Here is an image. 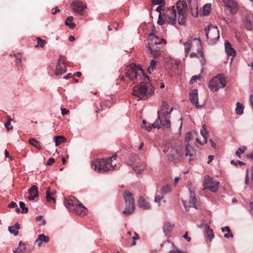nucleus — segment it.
I'll return each mask as SVG.
<instances>
[{
    "mask_svg": "<svg viewBox=\"0 0 253 253\" xmlns=\"http://www.w3.org/2000/svg\"><path fill=\"white\" fill-rule=\"evenodd\" d=\"M163 152L166 154L170 162L180 161L183 157L182 148L171 143H166L164 147Z\"/></svg>",
    "mask_w": 253,
    "mask_h": 253,
    "instance_id": "1",
    "label": "nucleus"
},
{
    "mask_svg": "<svg viewBox=\"0 0 253 253\" xmlns=\"http://www.w3.org/2000/svg\"><path fill=\"white\" fill-rule=\"evenodd\" d=\"M65 207L72 213L83 216L86 213L87 209L74 196H70L64 200Z\"/></svg>",
    "mask_w": 253,
    "mask_h": 253,
    "instance_id": "2",
    "label": "nucleus"
},
{
    "mask_svg": "<svg viewBox=\"0 0 253 253\" xmlns=\"http://www.w3.org/2000/svg\"><path fill=\"white\" fill-rule=\"evenodd\" d=\"M149 86V84L147 86L143 83H140L139 84L133 87L132 94L140 99H146L154 93L155 88H150Z\"/></svg>",
    "mask_w": 253,
    "mask_h": 253,
    "instance_id": "3",
    "label": "nucleus"
},
{
    "mask_svg": "<svg viewBox=\"0 0 253 253\" xmlns=\"http://www.w3.org/2000/svg\"><path fill=\"white\" fill-rule=\"evenodd\" d=\"M159 12V19L158 23L160 25H162L165 23L174 25L176 23V10L174 7L172 8H169L166 10Z\"/></svg>",
    "mask_w": 253,
    "mask_h": 253,
    "instance_id": "4",
    "label": "nucleus"
},
{
    "mask_svg": "<svg viewBox=\"0 0 253 253\" xmlns=\"http://www.w3.org/2000/svg\"><path fill=\"white\" fill-rule=\"evenodd\" d=\"M110 164L107 159H95L91 163V169L97 172L103 173L114 169L116 166Z\"/></svg>",
    "mask_w": 253,
    "mask_h": 253,
    "instance_id": "5",
    "label": "nucleus"
},
{
    "mask_svg": "<svg viewBox=\"0 0 253 253\" xmlns=\"http://www.w3.org/2000/svg\"><path fill=\"white\" fill-rule=\"evenodd\" d=\"M126 164L131 167L137 174L141 173L146 169L144 161L136 154H132L126 161Z\"/></svg>",
    "mask_w": 253,
    "mask_h": 253,
    "instance_id": "6",
    "label": "nucleus"
},
{
    "mask_svg": "<svg viewBox=\"0 0 253 253\" xmlns=\"http://www.w3.org/2000/svg\"><path fill=\"white\" fill-rule=\"evenodd\" d=\"M174 7L176 10V20H177L178 24L184 25L187 16L186 13V2L184 1H178L176 3V8L175 6H171L170 8Z\"/></svg>",
    "mask_w": 253,
    "mask_h": 253,
    "instance_id": "7",
    "label": "nucleus"
},
{
    "mask_svg": "<svg viewBox=\"0 0 253 253\" xmlns=\"http://www.w3.org/2000/svg\"><path fill=\"white\" fill-rule=\"evenodd\" d=\"M142 73L143 70L142 68L135 64H130L126 68V76L132 81L136 80L137 81H138V78Z\"/></svg>",
    "mask_w": 253,
    "mask_h": 253,
    "instance_id": "8",
    "label": "nucleus"
},
{
    "mask_svg": "<svg viewBox=\"0 0 253 253\" xmlns=\"http://www.w3.org/2000/svg\"><path fill=\"white\" fill-rule=\"evenodd\" d=\"M123 196L126 202V208L123 213L126 215H129L132 214L135 210L134 198L132 194L128 191H125Z\"/></svg>",
    "mask_w": 253,
    "mask_h": 253,
    "instance_id": "9",
    "label": "nucleus"
},
{
    "mask_svg": "<svg viewBox=\"0 0 253 253\" xmlns=\"http://www.w3.org/2000/svg\"><path fill=\"white\" fill-rule=\"evenodd\" d=\"M205 31L206 37L211 44L216 42L219 38V31L217 26L209 25L208 28H205Z\"/></svg>",
    "mask_w": 253,
    "mask_h": 253,
    "instance_id": "10",
    "label": "nucleus"
},
{
    "mask_svg": "<svg viewBox=\"0 0 253 253\" xmlns=\"http://www.w3.org/2000/svg\"><path fill=\"white\" fill-rule=\"evenodd\" d=\"M226 83L224 77L221 75H218L209 82V88L212 91H216L220 87L226 86Z\"/></svg>",
    "mask_w": 253,
    "mask_h": 253,
    "instance_id": "11",
    "label": "nucleus"
},
{
    "mask_svg": "<svg viewBox=\"0 0 253 253\" xmlns=\"http://www.w3.org/2000/svg\"><path fill=\"white\" fill-rule=\"evenodd\" d=\"M173 108H171L169 112H164L163 113V116H162V117H160V111H158L157 112L158 115L157 119L159 120L160 127H162V128L165 131L169 130L170 128L171 123L169 119L170 118L169 114L171 112Z\"/></svg>",
    "mask_w": 253,
    "mask_h": 253,
    "instance_id": "12",
    "label": "nucleus"
},
{
    "mask_svg": "<svg viewBox=\"0 0 253 253\" xmlns=\"http://www.w3.org/2000/svg\"><path fill=\"white\" fill-rule=\"evenodd\" d=\"M204 189H209L213 192H216L219 187V182L214 181L209 175H206L203 182Z\"/></svg>",
    "mask_w": 253,
    "mask_h": 253,
    "instance_id": "13",
    "label": "nucleus"
},
{
    "mask_svg": "<svg viewBox=\"0 0 253 253\" xmlns=\"http://www.w3.org/2000/svg\"><path fill=\"white\" fill-rule=\"evenodd\" d=\"M189 191L190 196L188 202H187L185 200H184L183 199L182 200L183 205L186 211H188L189 208L191 207H196L195 203L196 202V199L195 198V193L194 192H192L190 188Z\"/></svg>",
    "mask_w": 253,
    "mask_h": 253,
    "instance_id": "14",
    "label": "nucleus"
},
{
    "mask_svg": "<svg viewBox=\"0 0 253 253\" xmlns=\"http://www.w3.org/2000/svg\"><path fill=\"white\" fill-rule=\"evenodd\" d=\"M66 71V65L63 59V56H60L56 65V69L55 72L56 76L61 75Z\"/></svg>",
    "mask_w": 253,
    "mask_h": 253,
    "instance_id": "15",
    "label": "nucleus"
},
{
    "mask_svg": "<svg viewBox=\"0 0 253 253\" xmlns=\"http://www.w3.org/2000/svg\"><path fill=\"white\" fill-rule=\"evenodd\" d=\"M72 7L74 11L83 15L84 10L86 8L85 5L80 0H75L72 3Z\"/></svg>",
    "mask_w": 253,
    "mask_h": 253,
    "instance_id": "16",
    "label": "nucleus"
},
{
    "mask_svg": "<svg viewBox=\"0 0 253 253\" xmlns=\"http://www.w3.org/2000/svg\"><path fill=\"white\" fill-rule=\"evenodd\" d=\"M198 91L197 89H193L189 94V100L197 108H201L202 106L200 105L198 102Z\"/></svg>",
    "mask_w": 253,
    "mask_h": 253,
    "instance_id": "17",
    "label": "nucleus"
},
{
    "mask_svg": "<svg viewBox=\"0 0 253 253\" xmlns=\"http://www.w3.org/2000/svg\"><path fill=\"white\" fill-rule=\"evenodd\" d=\"M225 3L228 11L230 12L231 14L234 15L236 13L238 10V5L236 2L230 0H228Z\"/></svg>",
    "mask_w": 253,
    "mask_h": 253,
    "instance_id": "18",
    "label": "nucleus"
},
{
    "mask_svg": "<svg viewBox=\"0 0 253 253\" xmlns=\"http://www.w3.org/2000/svg\"><path fill=\"white\" fill-rule=\"evenodd\" d=\"M149 40H150V42L148 43V45L150 46H155L157 44H160L162 43V42H164L165 43L166 42L165 39H160L159 38L153 34H150L149 35Z\"/></svg>",
    "mask_w": 253,
    "mask_h": 253,
    "instance_id": "19",
    "label": "nucleus"
},
{
    "mask_svg": "<svg viewBox=\"0 0 253 253\" xmlns=\"http://www.w3.org/2000/svg\"><path fill=\"white\" fill-rule=\"evenodd\" d=\"M195 42H196L197 44L201 45V41L200 40L197 41L196 39L189 40L186 42L184 43V45L185 46L186 56H187L188 54H189L191 47L193 46V43Z\"/></svg>",
    "mask_w": 253,
    "mask_h": 253,
    "instance_id": "20",
    "label": "nucleus"
},
{
    "mask_svg": "<svg viewBox=\"0 0 253 253\" xmlns=\"http://www.w3.org/2000/svg\"><path fill=\"white\" fill-rule=\"evenodd\" d=\"M201 134L203 137V142L201 141L199 138H196V141L200 144L203 145L207 142V138L209 136V132L207 130V127L205 125L202 126V129L201 130Z\"/></svg>",
    "mask_w": 253,
    "mask_h": 253,
    "instance_id": "21",
    "label": "nucleus"
},
{
    "mask_svg": "<svg viewBox=\"0 0 253 253\" xmlns=\"http://www.w3.org/2000/svg\"><path fill=\"white\" fill-rule=\"evenodd\" d=\"M56 191L54 190H51L49 187L46 189V199L48 202H51L52 201L54 203H56V200L54 198V195L56 194Z\"/></svg>",
    "mask_w": 253,
    "mask_h": 253,
    "instance_id": "22",
    "label": "nucleus"
},
{
    "mask_svg": "<svg viewBox=\"0 0 253 253\" xmlns=\"http://www.w3.org/2000/svg\"><path fill=\"white\" fill-rule=\"evenodd\" d=\"M30 196L28 197L29 200H33L38 196V187L36 185L32 186L28 190Z\"/></svg>",
    "mask_w": 253,
    "mask_h": 253,
    "instance_id": "23",
    "label": "nucleus"
},
{
    "mask_svg": "<svg viewBox=\"0 0 253 253\" xmlns=\"http://www.w3.org/2000/svg\"><path fill=\"white\" fill-rule=\"evenodd\" d=\"M197 0H189V2L191 6V10L192 14L195 16L197 17L198 15V5L197 3Z\"/></svg>",
    "mask_w": 253,
    "mask_h": 253,
    "instance_id": "24",
    "label": "nucleus"
},
{
    "mask_svg": "<svg viewBox=\"0 0 253 253\" xmlns=\"http://www.w3.org/2000/svg\"><path fill=\"white\" fill-rule=\"evenodd\" d=\"M138 206L143 210H149L150 206L146 200L142 197H140L138 200Z\"/></svg>",
    "mask_w": 253,
    "mask_h": 253,
    "instance_id": "25",
    "label": "nucleus"
},
{
    "mask_svg": "<svg viewBox=\"0 0 253 253\" xmlns=\"http://www.w3.org/2000/svg\"><path fill=\"white\" fill-rule=\"evenodd\" d=\"M50 238L48 236H46L44 234H40L38 238L36 240V243L38 244L39 247H41L42 243H47L49 242Z\"/></svg>",
    "mask_w": 253,
    "mask_h": 253,
    "instance_id": "26",
    "label": "nucleus"
},
{
    "mask_svg": "<svg viewBox=\"0 0 253 253\" xmlns=\"http://www.w3.org/2000/svg\"><path fill=\"white\" fill-rule=\"evenodd\" d=\"M225 49L228 55L234 56L236 55L235 49L232 47L231 44L228 41L225 42Z\"/></svg>",
    "mask_w": 253,
    "mask_h": 253,
    "instance_id": "27",
    "label": "nucleus"
},
{
    "mask_svg": "<svg viewBox=\"0 0 253 253\" xmlns=\"http://www.w3.org/2000/svg\"><path fill=\"white\" fill-rule=\"evenodd\" d=\"M138 81H140V83H143L144 85H146L147 86H148V84L150 85V88H151V87H154V86H152V85L149 83V78L144 74L143 71V73L139 76Z\"/></svg>",
    "mask_w": 253,
    "mask_h": 253,
    "instance_id": "28",
    "label": "nucleus"
},
{
    "mask_svg": "<svg viewBox=\"0 0 253 253\" xmlns=\"http://www.w3.org/2000/svg\"><path fill=\"white\" fill-rule=\"evenodd\" d=\"M152 3L153 5H159V6L157 7L156 10L160 12L162 10H164L163 7L165 5V0H152ZM154 5H153V7Z\"/></svg>",
    "mask_w": 253,
    "mask_h": 253,
    "instance_id": "29",
    "label": "nucleus"
},
{
    "mask_svg": "<svg viewBox=\"0 0 253 253\" xmlns=\"http://www.w3.org/2000/svg\"><path fill=\"white\" fill-rule=\"evenodd\" d=\"M173 228V225L171 224L169 222H165L163 226V231L165 235L167 236H169Z\"/></svg>",
    "mask_w": 253,
    "mask_h": 253,
    "instance_id": "30",
    "label": "nucleus"
},
{
    "mask_svg": "<svg viewBox=\"0 0 253 253\" xmlns=\"http://www.w3.org/2000/svg\"><path fill=\"white\" fill-rule=\"evenodd\" d=\"M245 26L248 30H252L253 28V23L250 16L247 15L244 21Z\"/></svg>",
    "mask_w": 253,
    "mask_h": 253,
    "instance_id": "31",
    "label": "nucleus"
},
{
    "mask_svg": "<svg viewBox=\"0 0 253 253\" xmlns=\"http://www.w3.org/2000/svg\"><path fill=\"white\" fill-rule=\"evenodd\" d=\"M149 50L153 54L154 57H158L160 55V48L157 46L148 45Z\"/></svg>",
    "mask_w": 253,
    "mask_h": 253,
    "instance_id": "32",
    "label": "nucleus"
},
{
    "mask_svg": "<svg viewBox=\"0 0 253 253\" xmlns=\"http://www.w3.org/2000/svg\"><path fill=\"white\" fill-rule=\"evenodd\" d=\"M152 128H160V123L158 119H157L153 124H149L148 126H146L145 129L147 131H150Z\"/></svg>",
    "mask_w": 253,
    "mask_h": 253,
    "instance_id": "33",
    "label": "nucleus"
},
{
    "mask_svg": "<svg viewBox=\"0 0 253 253\" xmlns=\"http://www.w3.org/2000/svg\"><path fill=\"white\" fill-rule=\"evenodd\" d=\"M205 229L206 232L207 236L209 238L210 241H211L214 236L213 231L212 229H210V226L208 224L205 225Z\"/></svg>",
    "mask_w": 253,
    "mask_h": 253,
    "instance_id": "34",
    "label": "nucleus"
},
{
    "mask_svg": "<svg viewBox=\"0 0 253 253\" xmlns=\"http://www.w3.org/2000/svg\"><path fill=\"white\" fill-rule=\"evenodd\" d=\"M194 153L195 151L192 147L189 144H187L185 146V156H189L190 157H191L194 156Z\"/></svg>",
    "mask_w": 253,
    "mask_h": 253,
    "instance_id": "35",
    "label": "nucleus"
},
{
    "mask_svg": "<svg viewBox=\"0 0 253 253\" xmlns=\"http://www.w3.org/2000/svg\"><path fill=\"white\" fill-rule=\"evenodd\" d=\"M54 141L55 143L56 146H58L62 143L66 142V138L61 135L56 136L54 137Z\"/></svg>",
    "mask_w": 253,
    "mask_h": 253,
    "instance_id": "36",
    "label": "nucleus"
},
{
    "mask_svg": "<svg viewBox=\"0 0 253 253\" xmlns=\"http://www.w3.org/2000/svg\"><path fill=\"white\" fill-rule=\"evenodd\" d=\"M29 142L33 146L36 147L39 150L42 149V147L40 145V142L35 138H31L29 140Z\"/></svg>",
    "mask_w": 253,
    "mask_h": 253,
    "instance_id": "37",
    "label": "nucleus"
},
{
    "mask_svg": "<svg viewBox=\"0 0 253 253\" xmlns=\"http://www.w3.org/2000/svg\"><path fill=\"white\" fill-rule=\"evenodd\" d=\"M73 20V17L72 16H69L65 20V25L71 29H74L76 26L75 24L72 22Z\"/></svg>",
    "mask_w": 253,
    "mask_h": 253,
    "instance_id": "38",
    "label": "nucleus"
},
{
    "mask_svg": "<svg viewBox=\"0 0 253 253\" xmlns=\"http://www.w3.org/2000/svg\"><path fill=\"white\" fill-rule=\"evenodd\" d=\"M211 11V4L207 3L203 6V15L207 16L209 15Z\"/></svg>",
    "mask_w": 253,
    "mask_h": 253,
    "instance_id": "39",
    "label": "nucleus"
},
{
    "mask_svg": "<svg viewBox=\"0 0 253 253\" xmlns=\"http://www.w3.org/2000/svg\"><path fill=\"white\" fill-rule=\"evenodd\" d=\"M243 109L244 106L242 104L237 102V107L236 108V112L237 114L239 115H241L243 113Z\"/></svg>",
    "mask_w": 253,
    "mask_h": 253,
    "instance_id": "40",
    "label": "nucleus"
},
{
    "mask_svg": "<svg viewBox=\"0 0 253 253\" xmlns=\"http://www.w3.org/2000/svg\"><path fill=\"white\" fill-rule=\"evenodd\" d=\"M171 191V188L170 186L169 185H166L164 186L161 190V194L163 195H164L169 192H170Z\"/></svg>",
    "mask_w": 253,
    "mask_h": 253,
    "instance_id": "41",
    "label": "nucleus"
},
{
    "mask_svg": "<svg viewBox=\"0 0 253 253\" xmlns=\"http://www.w3.org/2000/svg\"><path fill=\"white\" fill-rule=\"evenodd\" d=\"M156 65V61L154 60H151L150 64L148 68V71L149 73H151L155 69Z\"/></svg>",
    "mask_w": 253,
    "mask_h": 253,
    "instance_id": "42",
    "label": "nucleus"
},
{
    "mask_svg": "<svg viewBox=\"0 0 253 253\" xmlns=\"http://www.w3.org/2000/svg\"><path fill=\"white\" fill-rule=\"evenodd\" d=\"M19 206L20 208H21V213H26L28 211V209L27 207H25V204L24 202L21 201L19 202Z\"/></svg>",
    "mask_w": 253,
    "mask_h": 253,
    "instance_id": "43",
    "label": "nucleus"
},
{
    "mask_svg": "<svg viewBox=\"0 0 253 253\" xmlns=\"http://www.w3.org/2000/svg\"><path fill=\"white\" fill-rule=\"evenodd\" d=\"M18 249L19 250L22 252L23 253L26 252V247L25 244L22 241H20L19 242Z\"/></svg>",
    "mask_w": 253,
    "mask_h": 253,
    "instance_id": "44",
    "label": "nucleus"
},
{
    "mask_svg": "<svg viewBox=\"0 0 253 253\" xmlns=\"http://www.w3.org/2000/svg\"><path fill=\"white\" fill-rule=\"evenodd\" d=\"M246 150V147H243L242 148H239L236 152V155L240 158V155L241 154H243Z\"/></svg>",
    "mask_w": 253,
    "mask_h": 253,
    "instance_id": "45",
    "label": "nucleus"
},
{
    "mask_svg": "<svg viewBox=\"0 0 253 253\" xmlns=\"http://www.w3.org/2000/svg\"><path fill=\"white\" fill-rule=\"evenodd\" d=\"M6 118H7V122L5 123L4 124V126H5V127L7 128V129L8 130H9L10 128H12V127H9V125H10L11 124V122L12 121V119L10 118V117L9 116H7L6 117Z\"/></svg>",
    "mask_w": 253,
    "mask_h": 253,
    "instance_id": "46",
    "label": "nucleus"
},
{
    "mask_svg": "<svg viewBox=\"0 0 253 253\" xmlns=\"http://www.w3.org/2000/svg\"><path fill=\"white\" fill-rule=\"evenodd\" d=\"M37 42L38 44L36 45V47H37L38 45L43 47L44 46V44L46 42L45 40H43L41 39L40 38H37Z\"/></svg>",
    "mask_w": 253,
    "mask_h": 253,
    "instance_id": "47",
    "label": "nucleus"
},
{
    "mask_svg": "<svg viewBox=\"0 0 253 253\" xmlns=\"http://www.w3.org/2000/svg\"><path fill=\"white\" fill-rule=\"evenodd\" d=\"M8 231L11 234H13L15 236H17L18 234V230L14 229V226H9L8 227Z\"/></svg>",
    "mask_w": 253,
    "mask_h": 253,
    "instance_id": "48",
    "label": "nucleus"
},
{
    "mask_svg": "<svg viewBox=\"0 0 253 253\" xmlns=\"http://www.w3.org/2000/svg\"><path fill=\"white\" fill-rule=\"evenodd\" d=\"M200 76H193L191 80H190L189 83L190 84H192L195 83L198 80L200 79Z\"/></svg>",
    "mask_w": 253,
    "mask_h": 253,
    "instance_id": "49",
    "label": "nucleus"
},
{
    "mask_svg": "<svg viewBox=\"0 0 253 253\" xmlns=\"http://www.w3.org/2000/svg\"><path fill=\"white\" fill-rule=\"evenodd\" d=\"M134 234H135V236L132 237L133 242H132V243L131 244L132 246L135 245H136L135 240H138L139 239V235L137 233L135 232Z\"/></svg>",
    "mask_w": 253,
    "mask_h": 253,
    "instance_id": "50",
    "label": "nucleus"
},
{
    "mask_svg": "<svg viewBox=\"0 0 253 253\" xmlns=\"http://www.w3.org/2000/svg\"><path fill=\"white\" fill-rule=\"evenodd\" d=\"M169 104L166 102H163L162 103V109H161V111H162L164 109H165L166 111H168V110L169 109Z\"/></svg>",
    "mask_w": 253,
    "mask_h": 253,
    "instance_id": "51",
    "label": "nucleus"
},
{
    "mask_svg": "<svg viewBox=\"0 0 253 253\" xmlns=\"http://www.w3.org/2000/svg\"><path fill=\"white\" fill-rule=\"evenodd\" d=\"M163 198V197L160 196L159 195H156L155 197V202L159 204V206H160V203L161 200Z\"/></svg>",
    "mask_w": 253,
    "mask_h": 253,
    "instance_id": "52",
    "label": "nucleus"
},
{
    "mask_svg": "<svg viewBox=\"0 0 253 253\" xmlns=\"http://www.w3.org/2000/svg\"><path fill=\"white\" fill-rule=\"evenodd\" d=\"M175 250L170 251L169 253H186L182 251L179 250L178 249L174 247Z\"/></svg>",
    "mask_w": 253,
    "mask_h": 253,
    "instance_id": "53",
    "label": "nucleus"
},
{
    "mask_svg": "<svg viewBox=\"0 0 253 253\" xmlns=\"http://www.w3.org/2000/svg\"><path fill=\"white\" fill-rule=\"evenodd\" d=\"M60 12V9L58 7H55L54 8H52L51 10V13L52 14H56L57 13Z\"/></svg>",
    "mask_w": 253,
    "mask_h": 253,
    "instance_id": "54",
    "label": "nucleus"
},
{
    "mask_svg": "<svg viewBox=\"0 0 253 253\" xmlns=\"http://www.w3.org/2000/svg\"><path fill=\"white\" fill-rule=\"evenodd\" d=\"M221 230L223 232H227V233H230V232H231V230L229 228V226H226L225 227H222L221 228Z\"/></svg>",
    "mask_w": 253,
    "mask_h": 253,
    "instance_id": "55",
    "label": "nucleus"
},
{
    "mask_svg": "<svg viewBox=\"0 0 253 253\" xmlns=\"http://www.w3.org/2000/svg\"><path fill=\"white\" fill-rule=\"evenodd\" d=\"M61 113L63 115H67L69 113V111L68 109H66V108H61Z\"/></svg>",
    "mask_w": 253,
    "mask_h": 253,
    "instance_id": "56",
    "label": "nucleus"
},
{
    "mask_svg": "<svg viewBox=\"0 0 253 253\" xmlns=\"http://www.w3.org/2000/svg\"><path fill=\"white\" fill-rule=\"evenodd\" d=\"M17 206V204L13 201L11 202L8 205V207L10 208H15Z\"/></svg>",
    "mask_w": 253,
    "mask_h": 253,
    "instance_id": "57",
    "label": "nucleus"
},
{
    "mask_svg": "<svg viewBox=\"0 0 253 253\" xmlns=\"http://www.w3.org/2000/svg\"><path fill=\"white\" fill-rule=\"evenodd\" d=\"M55 162V160L53 158H50L46 163L47 166H51Z\"/></svg>",
    "mask_w": 253,
    "mask_h": 253,
    "instance_id": "58",
    "label": "nucleus"
},
{
    "mask_svg": "<svg viewBox=\"0 0 253 253\" xmlns=\"http://www.w3.org/2000/svg\"><path fill=\"white\" fill-rule=\"evenodd\" d=\"M116 158H117V155H114L112 157L107 158V160L108 161V162L109 163H110V164H112V162L113 160H115L116 159Z\"/></svg>",
    "mask_w": 253,
    "mask_h": 253,
    "instance_id": "59",
    "label": "nucleus"
},
{
    "mask_svg": "<svg viewBox=\"0 0 253 253\" xmlns=\"http://www.w3.org/2000/svg\"><path fill=\"white\" fill-rule=\"evenodd\" d=\"M104 105L106 106L107 107H110L112 105V103H111V102L110 101H109V100H107L106 101H105L104 103Z\"/></svg>",
    "mask_w": 253,
    "mask_h": 253,
    "instance_id": "60",
    "label": "nucleus"
},
{
    "mask_svg": "<svg viewBox=\"0 0 253 253\" xmlns=\"http://www.w3.org/2000/svg\"><path fill=\"white\" fill-rule=\"evenodd\" d=\"M183 238L186 240L188 242H190L191 241V238L188 236V232L186 231L185 234L183 235Z\"/></svg>",
    "mask_w": 253,
    "mask_h": 253,
    "instance_id": "61",
    "label": "nucleus"
},
{
    "mask_svg": "<svg viewBox=\"0 0 253 253\" xmlns=\"http://www.w3.org/2000/svg\"><path fill=\"white\" fill-rule=\"evenodd\" d=\"M224 236L226 238H229V237L233 238V235L232 233H231V232H230V233H227L226 234H225Z\"/></svg>",
    "mask_w": 253,
    "mask_h": 253,
    "instance_id": "62",
    "label": "nucleus"
},
{
    "mask_svg": "<svg viewBox=\"0 0 253 253\" xmlns=\"http://www.w3.org/2000/svg\"><path fill=\"white\" fill-rule=\"evenodd\" d=\"M214 156L213 155H209L208 157V161L207 162L208 164H210L211 163L213 160Z\"/></svg>",
    "mask_w": 253,
    "mask_h": 253,
    "instance_id": "63",
    "label": "nucleus"
},
{
    "mask_svg": "<svg viewBox=\"0 0 253 253\" xmlns=\"http://www.w3.org/2000/svg\"><path fill=\"white\" fill-rule=\"evenodd\" d=\"M13 226H14V228L16 229L17 230L19 229L20 227V224L18 222H16Z\"/></svg>",
    "mask_w": 253,
    "mask_h": 253,
    "instance_id": "64",
    "label": "nucleus"
}]
</instances>
